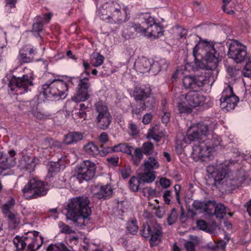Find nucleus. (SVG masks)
Here are the masks:
<instances>
[{
    "label": "nucleus",
    "mask_w": 251,
    "mask_h": 251,
    "mask_svg": "<svg viewBox=\"0 0 251 251\" xmlns=\"http://www.w3.org/2000/svg\"><path fill=\"white\" fill-rule=\"evenodd\" d=\"M227 175V171L226 169L223 167H219L216 170V173L213 174V178L215 181L214 184L216 185L217 183H220L221 181H223L224 179L226 182L228 180H230V179L226 177Z\"/></svg>",
    "instance_id": "nucleus-22"
},
{
    "label": "nucleus",
    "mask_w": 251,
    "mask_h": 251,
    "mask_svg": "<svg viewBox=\"0 0 251 251\" xmlns=\"http://www.w3.org/2000/svg\"><path fill=\"white\" fill-rule=\"evenodd\" d=\"M95 110L96 127L101 130L108 129L112 118L107 106L102 102L99 101L95 104Z\"/></svg>",
    "instance_id": "nucleus-6"
},
{
    "label": "nucleus",
    "mask_w": 251,
    "mask_h": 251,
    "mask_svg": "<svg viewBox=\"0 0 251 251\" xmlns=\"http://www.w3.org/2000/svg\"><path fill=\"white\" fill-rule=\"evenodd\" d=\"M141 181L140 178L135 176L131 177L129 181V186L130 190L133 192L138 191Z\"/></svg>",
    "instance_id": "nucleus-36"
},
{
    "label": "nucleus",
    "mask_w": 251,
    "mask_h": 251,
    "mask_svg": "<svg viewBox=\"0 0 251 251\" xmlns=\"http://www.w3.org/2000/svg\"><path fill=\"white\" fill-rule=\"evenodd\" d=\"M221 141V139L217 135H213L211 138H207L205 140V143L214 151V148L220 145Z\"/></svg>",
    "instance_id": "nucleus-29"
},
{
    "label": "nucleus",
    "mask_w": 251,
    "mask_h": 251,
    "mask_svg": "<svg viewBox=\"0 0 251 251\" xmlns=\"http://www.w3.org/2000/svg\"><path fill=\"white\" fill-rule=\"evenodd\" d=\"M47 186L44 182L32 178L28 181L22 191L27 199H34L46 195L48 190Z\"/></svg>",
    "instance_id": "nucleus-7"
},
{
    "label": "nucleus",
    "mask_w": 251,
    "mask_h": 251,
    "mask_svg": "<svg viewBox=\"0 0 251 251\" xmlns=\"http://www.w3.org/2000/svg\"><path fill=\"white\" fill-rule=\"evenodd\" d=\"M185 99L188 104L194 107L202 105L205 101V98L202 93L198 91L188 92Z\"/></svg>",
    "instance_id": "nucleus-17"
},
{
    "label": "nucleus",
    "mask_w": 251,
    "mask_h": 251,
    "mask_svg": "<svg viewBox=\"0 0 251 251\" xmlns=\"http://www.w3.org/2000/svg\"><path fill=\"white\" fill-rule=\"evenodd\" d=\"M100 153L99 155L101 156H104L106 155L108 153L116 152V151L114 150V146L113 147H104L103 144H101L100 147Z\"/></svg>",
    "instance_id": "nucleus-41"
},
{
    "label": "nucleus",
    "mask_w": 251,
    "mask_h": 251,
    "mask_svg": "<svg viewBox=\"0 0 251 251\" xmlns=\"http://www.w3.org/2000/svg\"><path fill=\"white\" fill-rule=\"evenodd\" d=\"M127 229L132 234H135L138 230V226L137 224V221L131 220L128 222Z\"/></svg>",
    "instance_id": "nucleus-39"
},
{
    "label": "nucleus",
    "mask_w": 251,
    "mask_h": 251,
    "mask_svg": "<svg viewBox=\"0 0 251 251\" xmlns=\"http://www.w3.org/2000/svg\"><path fill=\"white\" fill-rule=\"evenodd\" d=\"M119 160V158L117 155H113V156L108 157L106 158L107 161L113 166H118Z\"/></svg>",
    "instance_id": "nucleus-55"
},
{
    "label": "nucleus",
    "mask_w": 251,
    "mask_h": 251,
    "mask_svg": "<svg viewBox=\"0 0 251 251\" xmlns=\"http://www.w3.org/2000/svg\"><path fill=\"white\" fill-rule=\"evenodd\" d=\"M143 166L145 171H153L159 167V163L155 157H149L145 160Z\"/></svg>",
    "instance_id": "nucleus-25"
},
{
    "label": "nucleus",
    "mask_w": 251,
    "mask_h": 251,
    "mask_svg": "<svg viewBox=\"0 0 251 251\" xmlns=\"http://www.w3.org/2000/svg\"><path fill=\"white\" fill-rule=\"evenodd\" d=\"M31 114L37 119L42 120L47 118V115L37 110V105L34 103L32 109L30 111Z\"/></svg>",
    "instance_id": "nucleus-43"
},
{
    "label": "nucleus",
    "mask_w": 251,
    "mask_h": 251,
    "mask_svg": "<svg viewBox=\"0 0 251 251\" xmlns=\"http://www.w3.org/2000/svg\"><path fill=\"white\" fill-rule=\"evenodd\" d=\"M185 247L187 251H195V245L194 243L191 241L186 242Z\"/></svg>",
    "instance_id": "nucleus-64"
},
{
    "label": "nucleus",
    "mask_w": 251,
    "mask_h": 251,
    "mask_svg": "<svg viewBox=\"0 0 251 251\" xmlns=\"http://www.w3.org/2000/svg\"><path fill=\"white\" fill-rule=\"evenodd\" d=\"M42 93L47 97L54 99H64L67 96L68 86L67 83L61 79H54L50 84L42 86Z\"/></svg>",
    "instance_id": "nucleus-4"
},
{
    "label": "nucleus",
    "mask_w": 251,
    "mask_h": 251,
    "mask_svg": "<svg viewBox=\"0 0 251 251\" xmlns=\"http://www.w3.org/2000/svg\"><path fill=\"white\" fill-rule=\"evenodd\" d=\"M133 26L135 29V31L136 32V34H139L140 35H144L146 36V28L144 27L141 26L140 24L135 23L134 22H131Z\"/></svg>",
    "instance_id": "nucleus-45"
},
{
    "label": "nucleus",
    "mask_w": 251,
    "mask_h": 251,
    "mask_svg": "<svg viewBox=\"0 0 251 251\" xmlns=\"http://www.w3.org/2000/svg\"><path fill=\"white\" fill-rule=\"evenodd\" d=\"M99 140L101 144H104L108 142L109 140V137L108 134L105 132H102L99 136Z\"/></svg>",
    "instance_id": "nucleus-58"
},
{
    "label": "nucleus",
    "mask_w": 251,
    "mask_h": 251,
    "mask_svg": "<svg viewBox=\"0 0 251 251\" xmlns=\"http://www.w3.org/2000/svg\"><path fill=\"white\" fill-rule=\"evenodd\" d=\"M141 149L144 154L147 155H151L153 153L154 145L150 142H146L143 144Z\"/></svg>",
    "instance_id": "nucleus-35"
},
{
    "label": "nucleus",
    "mask_w": 251,
    "mask_h": 251,
    "mask_svg": "<svg viewBox=\"0 0 251 251\" xmlns=\"http://www.w3.org/2000/svg\"><path fill=\"white\" fill-rule=\"evenodd\" d=\"M228 57L236 63L244 61L247 58V48L237 40H233L229 46Z\"/></svg>",
    "instance_id": "nucleus-10"
},
{
    "label": "nucleus",
    "mask_w": 251,
    "mask_h": 251,
    "mask_svg": "<svg viewBox=\"0 0 251 251\" xmlns=\"http://www.w3.org/2000/svg\"><path fill=\"white\" fill-rule=\"evenodd\" d=\"M205 201H195L192 204L193 207L196 210H204Z\"/></svg>",
    "instance_id": "nucleus-52"
},
{
    "label": "nucleus",
    "mask_w": 251,
    "mask_h": 251,
    "mask_svg": "<svg viewBox=\"0 0 251 251\" xmlns=\"http://www.w3.org/2000/svg\"><path fill=\"white\" fill-rule=\"evenodd\" d=\"M13 243L17 251H26V248L24 245L22 237L16 236L13 240Z\"/></svg>",
    "instance_id": "nucleus-38"
},
{
    "label": "nucleus",
    "mask_w": 251,
    "mask_h": 251,
    "mask_svg": "<svg viewBox=\"0 0 251 251\" xmlns=\"http://www.w3.org/2000/svg\"><path fill=\"white\" fill-rule=\"evenodd\" d=\"M171 191L166 190L164 192L163 195V198L166 204H169L170 203L171 199Z\"/></svg>",
    "instance_id": "nucleus-61"
},
{
    "label": "nucleus",
    "mask_w": 251,
    "mask_h": 251,
    "mask_svg": "<svg viewBox=\"0 0 251 251\" xmlns=\"http://www.w3.org/2000/svg\"><path fill=\"white\" fill-rule=\"evenodd\" d=\"M12 161V158L11 157L6 158L5 163H0V168L3 170L10 168L12 166L11 164Z\"/></svg>",
    "instance_id": "nucleus-56"
},
{
    "label": "nucleus",
    "mask_w": 251,
    "mask_h": 251,
    "mask_svg": "<svg viewBox=\"0 0 251 251\" xmlns=\"http://www.w3.org/2000/svg\"><path fill=\"white\" fill-rule=\"evenodd\" d=\"M151 219L149 222L144 223L141 230V235L144 238L150 237L151 244L157 245L161 241L162 230L161 226L156 223L154 218L150 213Z\"/></svg>",
    "instance_id": "nucleus-5"
},
{
    "label": "nucleus",
    "mask_w": 251,
    "mask_h": 251,
    "mask_svg": "<svg viewBox=\"0 0 251 251\" xmlns=\"http://www.w3.org/2000/svg\"><path fill=\"white\" fill-rule=\"evenodd\" d=\"M38 234L39 232L33 231L27 232L22 237L26 248V251H36L41 247L43 242L42 238V237H40L41 240V243L40 244L38 243Z\"/></svg>",
    "instance_id": "nucleus-14"
},
{
    "label": "nucleus",
    "mask_w": 251,
    "mask_h": 251,
    "mask_svg": "<svg viewBox=\"0 0 251 251\" xmlns=\"http://www.w3.org/2000/svg\"><path fill=\"white\" fill-rule=\"evenodd\" d=\"M48 171L50 173L52 174L53 173L58 172L60 170L59 164L57 162H51L48 165Z\"/></svg>",
    "instance_id": "nucleus-48"
},
{
    "label": "nucleus",
    "mask_w": 251,
    "mask_h": 251,
    "mask_svg": "<svg viewBox=\"0 0 251 251\" xmlns=\"http://www.w3.org/2000/svg\"><path fill=\"white\" fill-rule=\"evenodd\" d=\"M85 151L88 154L92 156L99 155L100 148L92 142L88 143L84 147Z\"/></svg>",
    "instance_id": "nucleus-28"
},
{
    "label": "nucleus",
    "mask_w": 251,
    "mask_h": 251,
    "mask_svg": "<svg viewBox=\"0 0 251 251\" xmlns=\"http://www.w3.org/2000/svg\"><path fill=\"white\" fill-rule=\"evenodd\" d=\"M33 85L32 81L29 78L27 75H23L22 77L13 76L8 84L11 91H17L22 90L23 92H27L29 86Z\"/></svg>",
    "instance_id": "nucleus-12"
},
{
    "label": "nucleus",
    "mask_w": 251,
    "mask_h": 251,
    "mask_svg": "<svg viewBox=\"0 0 251 251\" xmlns=\"http://www.w3.org/2000/svg\"><path fill=\"white\" fill-rule=\"evenodd\" d=\"M147 100H144L146 109H152L154 107L155 100L153 98H149Z\"/></svg>",
    "instance_id": "nucleus-53"
},
{
    "label": "nucleus",
    "mask_w": 251,
    "mask_h": 251,
    "mask_svg": "<svg viewBox=\"0 0 251 251\" xmlns=\"http://www.w3.org/2000/svg\"><path fill=\"white\" fill-rule=\"evenodd\" d=\"M90 200L85 196H78L69 200L66 209V218L79 224L78 221L88 218L92 213Z\"/></svg>",
    "instance_id": "nucleus-1"
},
{
    "label": "nucleus",
    "mask_w": 251,
    "mask_h": 251,
    "mask_svg": "<svg viewBox=\"0 0 251 251\" xmlns=\"http://www.w3.org/2000/svg\"><path fill=\"white\" fill-rule=\"evenodd\" d=\"M15 199L13 198H11L9 201L3 205V212L5 214H7V213L9 212V210L15 205Z\"/></svg>",
    "instance_id": "nucleus-46"
},
{
    "label": "nucleus",
    "mask_w": 251,
    "mask_h": 251,
    "mask_svg": "<svg viewBox=\"0 0 251 251\" xmlns=\"http://www.w3.org/2000/svg\"><path fill=\"white\" fill-rule=\"evenodd\" d=\"M96 164L89 160H84L75 168L76 176L79 180L89 181L95 176Z\"/></svg>",
    "instance_id": "nucleus-9"
},
{
    "label": "nucleus",
    "mask_w": 251,
    "mask_h": 251,
    "mask_svg": "<svg viewBox=\"0 0 251 251\" xmlns=\"http://www.w3.org/2000/svg\"><path fill=\"white\" fill-rule=\"evenodd\" d=\"M144 152L140 148H136L134 151V154L131 153V156L134 165L138 166L141 160L143 158Z\"/></svg>",
    "instance_id": "nucleus-31"
},
{
    "label": "nucleus",
    "mask_w": 251,
    "mask_h": 251,
    "mask_svg": "<svg viewBox=\"0 0 251 251\" xmlns=\"http://www.w3.org/2000/svg\"><path fill=\"white\" fill-rule=\"evenodd\" d=\"M215 125L209 122L199 123L196 126L191 127L187 132V135L184 137L186 143H190L201 138V136H207L215 128Z\"/></svg>",
    "instance_id": "nucleus-8"
},
{
    "label": "nucleus",
    "mask_w": 251,
    "mask_h": 251,
    "mask_svg": "<svg viewBox=\"0 0 251 251\" xmlns=\"http://www.w3.org/2000/svg\"><path fill=\"white\" fill-rule=\"evenodd\" d=\"M36 49L25 45L19 50L18 59L21 63H27L33 61L37 54Z\"/></svg>",
    "instance_id": "nucleus-16"
},
{
    "label": "nucleus",
    "mask_w": 251,
    "mask_h": 251,
    "mask_svg": "<svg viewBox=\"0 0 251 251\" xmlns=\"http://www.w3.org/2000/svg\"><path fill=\"white\" fill-rule=\"evenodd\" d=\"M226 207L224 204L221 203H216V205L214 210L213 215L217 219H222L226 215Z\"/></svg>",
    "instance_id": "nucleus-27"
},
{
    "label": "nucleus",
    "mask_w": 251,
    "mask_h": 251,
    "mask_svg": "<svg viewBox=\"0 0 251 251\" xmlns=\"http://www.w3.org/2000/svg\"><path fill=\"white\" fill-rule=\"evenodd\" d=\"M151 89L148 85H141L135 87L133 95L135 100H145L150 97Z\"/></svg>",
    "instance_id": "nucleus-19"
},
{
    "label": "nucleus",
    "mask_w": 251,
    "mask_h": 251,
    "mask_svg": "<svg viewBox=\"0 0 251 251\" xmlns=\"http://www.w3.org/2000/svg\"><path fill=\"white\" fill-rule=\"evenodd\" d=\"M146 36L151 38H158L163 34V27L159 24L156 23L146 28Z\"/></svg>",
    "instance_id": "nucleus-20"
},
{
    "label": "nucleus",
    "mask_w": 251,
    "mask_h": 251,
    "mask_svg": "<svg viewBox=\"0 0 251 251\" xmlns=\"http://www.w3.org/2000/svg\"><path fill=\"white\" fill-rule=\"evenodd\" d=\"M147 137L148 138H152L156 142H158L161 140L162 136L157 134L154 129H150L148 133Z\"/></svg>",
    "instance_id": "nucleus-50"
},
{
    "label": "nucleus",
    "mask_w": 251,
    "mask_h": 251,
    "mask_svg": "<svg viewBox=\"0 0 251 251\" xmlns=\"http://www.w3.org/2000/svg\"><path fill=\"white\" fill-rule=\"evenodd\" d=\"M32 29L34 31L41 32L43 30V24L42 22H37L32 25Z\"/></svg>",
    "instance_id": "nucleus-62"
},
{
    "label": "nucleus",
    "mask_w": 251,
    "mask_h": 251,
    "mask_svg": "<svg viewBox=\"0 0 251 251\" xmlns=\"http://www.w3.org/2000/svg\"><path fill=\"white\" fill-rule=\"evenodd\" d=\"M177 216L178 215L176 209L175 208H173L167 218L168 224L169 225H172L174 224L177 220Z\"/></svg>",
    "instance_id": "nucleus-44"
},
{
    "label": "nucleus",
    "mask_w": 251,
    "mask_h": 251,
    "mask_svg": "<svg viewBox=\"0 0 251 251\" xmlns=\"http://www.w3.org/2000/svg\"><path fill=\"white\" fill-rule=\"evenodd\" d=\"M213 153L214 151L205 143H201L199 145H195L193 147L192 155L194 158L205 161L206 159H213Z\"/></svg>",
    "instance_id": "nucleus-15"
},
{
    "label": "nucleus",
    "mask_w": 251,
    "mask_h": 251,
    "mask_svg": "<svg viewBox=\"0 0 251 251\" xmlns=\"http://www.w3.org/2000/svg\"><path fill=\"white\" fill-rule=\"evenodd\" d=\"M83 134L79 132H72L68 133L65 137L64 141L68 145L76 143L83 139Z\"/></svg>",
    "instance_id": "nucleus-23"
},
{
    "label": "nucleus",
    "mask_w": 251,
    "mask_h": 251,
    "mask_svg": "<svg viewBox=\"0 0 251 251\" xmlns=\"http://www.w3.org/2000/svg\"><path fill=\"white\" fill-rule=\"evenodd\" d=\"M124 32L129 37H131L133 36L134 34H136V32L135 30L132 23H128L126 27L124 30Z\"/></svg>",
    "instance_id": "nucleus-49"
},
{
    "label": "nucleus",
    "mask_w": 251,
    "mask_h": 251,
    "mask_svg": "<svg viewBox=\"0 0 251 251\" xmlns=\"http://www.w3.org/2000/svg\"><path fill=\"white\" fill-rule=\"evenodd\" d=\"M126 12H122L121 6L115 1H109L100 6L98 15L103 20L111 24H120L124 22Z\"/></svg>",
    "instance_id": "nucleus-2"
},
{
    "label": "nucleus",
    "mask_w": 251,
    "mask_h": 251,
    "mask_svg": "<svg viewBox=\"0 0 251 251\" xmlns=\"http://www.w3.org/2000/svg\"><path fill=\"white\" fill-rule=\"evenodd\" d=\"M155 171H145L142 173H139L140 180L145 183L152 182L155 179Z\"/></svg>",
    "instance_id": "nucleus-24"
},
{
    "label": "nucleus",
    "mask_w": 251,
    "mask_h": 251,
    "mask_svg": "<svg viewBox=\"0 0 251 251\" xmlns=\"http://www.w3.org/2000/svg\"><path fill=\"white\" fill-rule=\"evenodd\" d=\"M94 196L98 199L105 200L110 198L113 193L112 186L110 184L104 185H97L94 190Z\"/></svg>",
    "instance_id": "nucleus-18"
},
{
    "label": "nucleus",
    "mask_w": 251,
    "mask_h": 251,
    "mask_svg": "<svg viewBox=\"0 0 251 251\" xmlns=\"http://www.w3.org/2000/svg\"><path fill=\"white\" fill-rule=\"evenodd\" d=\"M151 64L150 60L145 57L138 58L134 63V67L140 73H145L150 71Z\"/></svg>",
    "instance_id": "nucleus-21"
},
{
    "label": "nucleus",
    "mask_w": 251,
    "mask_h": 251,
    "mask_svg": "<svg viewBox=\"0 0 251 251\" xmlns=\"http://www.w3.org/2000/svg\"><path fill=\"white\" fill-rule=\"evenodd\" d=\"M145 196L148 197H153L155 196L156 192L154 190L152 189L150 187H146L143 189L142 191Z\"/></svg>",
    "instance_id": "nucleus-54"
},
{
    "label": "nucleus",
    "mask_w": 251,
    "mask_h": 251,
    "mask_svg": "<svg viewBox=\"0 0 251 251\" xmlns=\"http://www.w3.org/2000/svg\"><path fill=\"white\" fill-rule=\"evenodd\" d=\"M160 183L162 187L167 188L171 185L170 180L166 178H161L160 179Z\"/></svg>",
    "instance_id": "nucleus-60"
},
{
    "label": "nucleus",
    "mask_w": 251,
    "mask_h": 251,
    "mask_svg": "<svg viewBox=\"0 0 251 251\" xmlns=\"http://www.w3.org/2000/svg\"><path fill=\"white\" fill-rule=\"evenodd\" d=\"M164 115L162 117V121L163 123L167 124L170 120V113L167 112L164 108L162 110Z\"/></svg>",
    "instance_id": "nucleus-63"
},
{
    "label": "nucleus",
    "mask_w": 251,
    "mask_h": 251,
    "mask_svg": "<svg viewBox=\"0 0 251 251\" xmlns=\"http://www.w3.org/2000/svg\"><path fill=\"white\" fill-rule=\"evenodd\" d=\"M120 172L122 177L124 178H127L130 175L131 170L129 168H125L120 170Z\"/></svg>",
    "instance_id": "nucleus-59"
},
{
    "label": "nucleus",
    "mask_w": 251,
    "mask_h": 251,
    "mask_svg": "<svg viewBox=\"0 0 251 251\" xmlns=\"http://www.w3.org/2000/svg\"><path fill=\"white\" fill-rule=\"evenodd\" d=\"M90 83L87 77L78 79V90L76 93L72 98L73 101L75 102L87 100L89 97V89Z\"/></svg>",
    "instance_id": "nucleus-13"
},
{
    "label": "nucleus",
    "mask_w": 251,
    "mask_h": 251,
    "mask_svg": "<svg viewBox=\"0 0 251 251\" xmlns=\"http://www.w3.org/2000/svg\"><path fill=\"white\" fill-rule=\"evenodd\" d=\"M64 244L59 245L51 244L47 248V251H62V245Z\"/></svg>",
    "instance_id": "nucleus-57"
},
{
    "label": "nucleus",
    "mask_w": 251,
    "mask_h": 251,
    "mask_svg": "<svg viewBox=\"0 0 251 251\" xmlns=\"http://www.w3.org/2000/svg\"><path fill=\"white\" fill-rule=\"evenodd\" d=\"M59 227L60 228V231L65 234H71L74 233L75 231L72 230L68 225H66L62 222L59 223Z\"/></svg>",
    "instance_id": "nucleus-47"
},
{
    "label": "nucleus",
    "mask_w": 251,
    "mask_h": 251,
    "mask_svg": "<svg viewBox=\"0 0 251 251\" xmlns=\"http://www.w3.org/2000/svg\"><path fill=\"white\" fill-rule=\"evenodd\" d=\"M60 143L57 141L53 140L52 139L46 138L44 139L41 144V147L42 149H48L53 147L59 146Z\"/></svg>",
    "instance_id": "nucleus-34"
},
{
    "label": "nucleus",
    "mask_w": 251,
    "mask_h": 251,
    "mask_svg": "<svg viewBox=\"0 0 251 251\" xmlns=\"http://www.w3.org/2000/svg\"><path fill=\"white\" fill-rule=\"evenodd\" d=\"M135 101V103L131 107V111L133 114H139L146 109V106L143 100H138Z\"/></svg>",
    "instance_id": "nucleus-32"
},
{
    "label": "nucleus",
    "mask_w": 251,
    "mask_h": 251,
    "mask_svg": "<svg viewBox=\"0 0 251 251\" xmlns=\"http://www.w3.org/2000/svg\"><path fill=\"white\" fill-rule=\"evenodd\" d=\"M104 57L100 53H94L92 59V64L93 66L98 67L100 66L103 62Z\"/></svg>",
    "instance_id": "nucleus-37"
},
{
    "label": "nucleus",
    "mask_w": 251,
    "mask_h": 251,
    "mask_svg": "<svg viewBox=\"0 0 251 251\" xmlns=\"http://www.w3.org/2000/svg\"><path fill=\"white\" fill-rule=\"evenodd\" d=\"M24 161L25 162V167L27 170L30 171L35 167V163L34 158L28 156L24 157Z\"/></svg>",
    "instance_id": "nucleus-42"
},
{
    "label": "nucleus",
    "mask_w": 251,
    "mask_h": 251,
    "mask_svg": "<svg viewBox=\"0 0 251 251\" xmlns=\"http://www.w3.org/2000/svg\"><path fill=\"white\" fill-rule=\"evenodd\" d=\"M197 226L201 230L209 232V229L208 228V224L204 220H198L197 222Z\"/></svg>",
    "instance_id": "nucleus-51"
},
{
    "label": "nucleus",
    "mask_w": 251,
    "mask_h": 251,
    "mask_svg": "<svg viewBox=\"0 0 251 251\" xmlns=\"http://www.w3.org/2000/svg\"><path fill=\"white\" fill-rule=\"evenodd\" d=\"M132 149V146H129L126 143H120L114 146L116 152L121 151L128 155H131Z\"/></svg>",
    "instance_id": "nucleus-30"
},
{
    "label": "nucleus",
    "mask_w": 251,
    "mask_h": 251,
    "mask_svg": "<svg viewBox=\"0 0 251 251\" xmlns=\"http://www.w3.org/2000/svg\"><path fill=\"white\" fill-rule=\"evenodd\" d=\"M194 89L197 87H201L209 83V76L205 75V73H202L201 75L193 76Z\"/></svg>",
    "instance_id": "nucleus-26"
},
{
    "label": "nucleus",
    "mask_w": 251,
    "mask_h": 251,
    "mask_svg": "<svg viewBox=\"0 0 251 251\" xmlns=\"http://www.w3.org/2000/svg\"><path fill=\"white\" fill-rule=\"evenodd\" d=\"M220 100L221 108L229 111L234 109L239 101V98L234 94L232 87L227 86L223 90Z\"/></svg>",
    "instance_id": "nucleus-11"
},
{
    "label": "nucleus",
    "mask_w": 251,
    "mask_h": 251,
    "mask_svg": "<svg viewBox=\"0 0 251 251\" xmlns=\"http://www.w3.org/2000/svg\"><path fill=\"white\" fill-rule=\"evenodd\" d=\"M194 81L193 76H185L183 78V86L186 89H194Z\"/></svg>",
    "instance_id": "nucleus-40"
},
{
    "label": "nucleus",
    "mask_w": 251,
    "mask_h": 251,
    "mask_svg": "<svg viewBox=\"0 0 251 251\" xmlns=\"http://www.w3.org/2000/svg\"><path fill=\"white\" fill-rule=\"evenodd\" d=\"M199 48L197 45L193 49V55L195 58V65L198 69H205L213 70L215 69L219 62V59L216 56V52L214 46L206 44L204 50L206 51L204 57L199 59L198 57V51Z\"/></svg>",
    "instance_id": "nucleus-3"
},
{
    "label": "nucleus",
    "mask_w": 251,
    "mask_h": 251,
    "mask_svg": "<svg viewBox=\"0 0 251 251\" xmlns=\"http://www.w3.org/2000/svg\"><path fill=\"white\" fill-rule=\"evenodd\" d=\"M216 203L214 201H206L203 211L207 214L213 216L214 210H215Z\"/></svg>",
    "instance_id": "nucleus-33"
}]
</instances>
